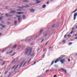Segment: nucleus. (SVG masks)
I'll return each instance as SVG.
<instances>
[{"label":"nucleus","mask_w":77,"mask_h":77,"mask_svg":"<svg viewBox=\"0 0 77 77\" xmlns=\"http://www.w3.org/2000/svg\"><path fill=\"white\" fill-rule=\"evenodd\" d=\"M32 48H26V50H25L26 52L25 53V54H27L28 53V56H29V55L31 54V53H32Z\"/></svg>","instance_id":"f257e3e1"},{"label":"nucleus","mask_w":77,"mask_h":77,"mask_svg":"<svg viewBox=\"0 0 77 77\" xmlns=\"http://www.w3.org/2000/svg\"><path fill=\"white\" fill-rule=\"evenodd\" d=\"M32 39H33V38L32 37H31L30 38H29V37H28L25 40V41L26 42H30V41H32Z\"/></svg>","instance_id":"f03ea898"},{"label":"nucleus","mask_w":77,"mask_h":77,"mask_svg":"<svg viewBox=\"0 0 77 77\" xmlns=\"http://www.w3.org/2000/svg\"><path fill=\"white\" fill-rule=\"evenodd\" d=\"M64 56H61L60 57H62L61 58H60V57L58 59L56 60H55V61L54 62L55 63H57V62H58V61H59V60H60V59H62V58H63V57H64Z\"/></svg>","instance_id":"7ed1b4c3"},{"label":"nucleus","mask_w":77,"mask_h":77,"mask_svg":"<svg viewBox=\"0 0 77 77\" xmlns=\"http://www.w3.org/2000/svg\"><path fill=\"white\" fill-rule=\"evenodd\" d=\"M65 61V59L61 60L60 61V62H61V63L62 64H63L64 63Z\"/></svg>","instance_id":"20e7f679"},{"label":"nucleus","mask_w":77,"mask_h":77,"mask_svg":"<svg viewBox=\"0 0 77 77\" xmlns=\"http://www.w3.org/2000/svg\"><path fill=\"white\" fill-rule=\"evenodd\" d=\"M77 13H75L74 15V17H73L74 20H75V18H76V17H77Z\"/></svg>","instance_id":"39448f33"},{"label":"nucleus","mask_w":77,"mask_h":77,"mask_svg":"<svg viewBox=\"0 0 77 77\" xmlns=\"http://www.w3.org/2000/svg\"><path fill=\"white\" fill-rule=\"evenodd\" d=\"M43 31V30L42 29L40 31L39 34V36H41V35H42V32Z\"/></svg>","instance_id":"423d86ee"},{"label":"nucleus","mask_w":77,"mask_h":77,"mask_svg":"<svg viewBox=\"0 0 77 77\" xmlns=\"http://www.w3.org/2000/svg\"><path fill=\"white\" fill-rule=\"evenodd\" d=\"M30 12H35V9H31L30 10Z\"/></svg>","instance_id":"0eeeda50"},{"label":"nucleus","mask_w":77,"mask_h":77,"mask_svg":"<svg viewBox=\"0 0 77 77\" xmlns=\"http://www.w3.org/2000/svg\"><path fill=\"white\" fill-rule=\"evenodd\" d=\"M16 13L15 11H12L10 12L11 14H15Z\"/></svg>","instance_id":"6e6552de"},{"label":"nucleus","mask_w":77,"mask_h":77,"mask_svg":"<svg viewBox=\"0 0 77 77\" xmlns=\"http://www.w3.org/2000/svg\"><path fill=\"white\" fill-rule=\"evenodd\" d=\"M17 14H23V12H16Z\"/></svg>","instance_id":"1a4fd4ad"},{"label":"nucleus","mask_w":77,"mask_h":77,"mask_svg":"<svg viewBox=\"0 0 77 77\" xmlns=\"http://www.w3.org/2000/svg\"><path fill=\"white\" fill-rule=\"evenodd\" d=\"M13 15H8V14H5V16H6V17H8V16H9L10 17H12Z\"/></svg>","instance_id":"9d476101"},{"label":"nucleus","mask_w":77,"mask_h":77,"mask_svg":"<svg viewBox=\"0 0 77 77\" xmlns=\"http://www.w3.org/2000/svg\"><path fill=\"white\" fill-rule=\"evenodd\" d=\"M23 63H24V61H23V62H22L20 64V66H19V68H21V66H22V65H23Z\"/></svg>","instance_id":"9b49d317"},{"label":"nucleus","mask_w":77,"mask_h":77,"mask_svg":"<svg viewBox=\"0 0 77 77\" xmlns=\"http://www.w3.org/2000/svg\"><path fill=\"white\" fill-rule=\"evenodd\" d=\"M24 8V6H23L22 7H18V8H19V9H23V8Z\"/></svg>","instance_id":"f8f14e48"},{"label":"nucleus","mask_w":77,"mask_h":77,"mask_svg":"<svg viewBox=\"0 0 77 77\" xmlns=\"http://www.w3.org/2000/svg\"><path fill=\"white\" fill-rule=\"evenodd\" d=\"M46 7V5H42L43 8H44Z\"/></svg>","instance_id":"ddd939ff"},{"label":"nucleus","mask_w":77,"mask_h":77,"mask_svg":"<svg viewBox=\"0 0 77 77\" xmlns=\"http://www.w3.org/2000/svg\"><path fill=\"white\" fill-rule=\"evenodd\" d=\"M36 2L37 3H40V1H39L38 0H36Z\"/></svg>","instance_id":"4468645a"},{"label":"nucleus","mask_w":77,"mask_h":77,"mask_svg":"<svg viewBox=\"0 0 77 77\" xmlns=\"http://www.w3.org/2000/svg\"><path fill=\"white\" fill-rule=\"evenodd\" d=\"M23 2H29V1L26 0H23Z\"/></svg>","instance_id":"2eb2a0df"},{"label":"nucleus","mask_w":77,"mask_h":77,"mask_svg":"<svg viewBox=\"0 0 77 77\" xmlns=\"http://www.w3.org/2000/svg\"><path fill=\"white\" fill-rule=\"evenodd\" d=\"M35 54L34 53H32L31 54V56H34V55Z\"/></svg>","instance_id":"dca6fc26"},{"label":"nucleus","mask_w":77,"mask_h":77,"mask_svg":"<svg viewBox=\"0 0 77 77\" xmlns=\"http://www.w3.org/2000/svg\"><path fill=\"white\" fill-rule=\"evenodd\" d=\"M30 6L28 5H26V6H24V8H26V7H29Z\"/></svg>","instance_id":"f3484780"},{"label":"nucleus","mask_w":77,"mask_h":77,"mask_svg":"<svg viewBox=\"0 0 77 77\" xmlns=\"http://www.w3.org/2000/svg\"><path fill=\"white\" fill-rule=\"evenodd\" d=\"M54 60L51 63V65H53V64L54 63Z\"/></svg>","instance_id":"a211bd4d"},{"label":"nucleus","mask_w":77,"mask_h":77,"mask_svg":"<svg viewBox=\"0 0 77 77\" xmlns=\"http://www.w3.org/2000/svg\"><path fill=\"white\" fill-rule=\"evenodd\" d=\"M17 45H16L14 47H13V48H16L17 47Z\"/></svg>","instance_id":"6ab92c4d"},{"label":"nucleus","mask_w":77,"mask_h":77,"mask_svg":"<svg viewBox=\"0 0 77 77\" xmlns=\"http://www.w3.org/2000/svg\"><path fill=\"white\" fill-rule=\"evenodd\" d=\"M13 52V50H11V51H10L9 52V54H11V53H12V52Z\"/></svg>","instance_id":"aec40b11"},{"label":"nucleus","mask_w":77,"mask_h":77,"mask_svg":"<svg viewBox=\"0 0 77 77\" xmlns=\"http://www.w3.org/2000/svg\"><path fill=\"white\" fill-rule=\"evenodd\" d=\"M16 66V65H14L13 66V67L12 68V69H14V68Z\"/></svg>","instance_id":"412c9836"},{"label":"nucleus","mask_w":77,"mask_h":77,"mask_svg":"<svg viewBox=\"0 0 77 77\" xmlns=\"http://www.w3.org/2000/svg\"><path fill=\"white\" fill-rule=\"evenodd\" d=\"M17 21H14V24L15 25H16V24H17Z\"/></svg>","instance_id":"4be33fe9"},{"label":"nucleus","mask_w":77,"mask_h":77,"mask_svg":"<svg viewBox=\"0 0 77 77\" xmlns=\"http://www.w3.org/2000/svg\"><path fill=\"white\" fill-rule=\"evenodd\" d=\"M23 19H25V16L24 15H23Z\"/></svg>","instance_id":"5701e85b"},{"label":"nucleus","mask_w":77,"mask_h":77,"mask_svg":"<svg viewBox=\"0 0 77 77\" xmlns=\"http://www.w3.org/2000/svg\"><path fill=\"white\" fill-rule=\"evenodd\" d=\"M15 54V52L14 53V54H12L11 56H14V55Z\"/></svg>","instance_id":"b1692460"},{"label":"nucleus","mask_w":77,"mask_h":77,"mask_svg":"<svg viewBox=\"0 0 77 77\" xmlns=\"http://www.w3.org/2000/svg\"><path fill=\"white\" fill-rule=\"evenodd\" d=\"M17 11H21V10L20 9H17Z\"/></svg>","instance_id":"393cba45"},{"label":"nucleus","mask_w":77,"mask_h":77,"mask_svg":"<svg viewBox=\"0 0 77 77\" xmlns=\"http://www.w3.org/2000/svg\"><path fill=\"white\" fill-rule=\"evenodd\" d=\"M67 36L68 37H71V35H67Z\"/></svg>","instance_id":"a878e982"},{"label":"nucleus","mask_w":77,"mask_h":77,"mask_svg":"<svg viewBox=\"0 0 77 77\" xmlns=\"http://www.w3.org/2000/svg\"><path fill=\"white\" fill-rule=\"evenodd\" d=\"M18 66H19V65H17V66L14 69H15L17 68V67Z\"/></svg>","instance_id":"bb28decb"},{"label":"nucleus","mask_w":77,"mask_h":77,"mask_svg":"<svg viewBox=\"0 0 77 77\" xmlns=\"http://www.w3.org/2000/svg\"><path fill=\"white\" fill-rule=\"evenodd\" d=\"M5 62H4L3 63H2V66H3V65H5Z\"/></svg>","instance_id":"cd10ccee"},{"label":"nucleus","mask_w":77,"mask_h":77,"mask_svg":"<svg viewBox=\"0 0 77 77\" xmlns=\"http://www.w3.org/2000/svg\"><path fill=\"white\" fill-rule=\"evenodd\" d=\"M32 60V59H30L29 61H28V63H29V62H30V60Z\"/></svg>","instance_id":"c85d7f7f"},{"label":"nucleus","mask_w":77,"mask_h":77,"mask_svg":"<svg viewBox=\"0 0 77 77\" xmlns=\"http://www.w3.org/2000/svg\"><path fill=\"white\" fill-rule=\"evenodd\" d=\"M27 63V62H26L25 63H24L23 66H24V65H26V63Z\"/></svg>","instance_id":"c756f323"},{"label":"nucleus","mask_w":77,"mask_h":77,"mask_svg":"<svg viewBox=\"0 0 77 77\" xmlns=\"http://www.w3.org/2000/svg\"><path fill=\"white\" fill-rule=\"evenodd\" d=\"M8 71H6L5 73V74H7V73H8Z\"/></svg>","instance_id":"7c9ffc66"},{"label":"nucleus","mask_w":77,"mask_h":77,"mask_svg":"<svg viewBox=\"0 0 77 77\" xmlns=\"http://www.w3.org/2000/svg\"><path fill=\"white\" fill-rule=\"evenodd\" d=\"M48 42H49V41H48L46 43L45 45H47V44H48Z\"/></svg>","instance_id":"2f4dec72"},{"label":"nucleus","mask_w":77,"mask_h":77,"mask_svg":"<svg viewBox=\"0 0 77 77\" xmlns=\"http://www.w3.org/2000/svg\"><path fill=\"white\" fill-rule=\"evenodd\" d=\"M74 31H72L70 33V34H72V32H73Z\"/></svg>","instance_id":"473e14b6"},{"label":"nucleus","mask_w":77,"mask_h":77,"mask_svg":"<svg viewBox=\"0 0 77 77\" xmlns=\"http://www.w3.org/2000/svg\"><path fill=\"white\" fill-rule=\"evenodd\" d=\"M49 71V70L48 69V70H46L45 71V72H48Z\"/></svg>","instance_id":"72a5a7b5"},{"label":"nucleus","mask_w":77,"mask_h":77,"mask_svg":"<svg viewBox=\"0 0 77 77\" xmlns=\"http://www.w3.org/2000/svg\"><path fill=\"white\" fill-rule=\"evenodd\" d=\"M72 43L71 42H70V43H69V45H71V44H72Z\"/></svg>","instance_id":"f704fd0d"},{"label":"nucleus","mask_w":77,"mask_h":77,"mask_svg":"<svg viewBox=\"0 0 77 77\" xmlns=\"http://www.w3.org/2000/svg\"><path fill=\"white\" fill-rule=\"evenodd\" d=\"M21 16H18V18H20V17H21Z\"/></svg>","instance_id":"c9c22d12"},{"label":"nucleus","mask_w":77,"mask_h":77,"mask_svg":"<svg viewBox=\"0 0 77 77\" xmlns=\"http://www.w3.org/2000/svg\"><path fill=\"white\" fill-rule=\"evenodd\" d=\"M77 11V8H76L74 11V12H76V11Z\"/></svg>","instance_id":"e433bc0d"},{"label":"nucleus","mask_w":77,"mask_h":77,"mask_svg":"<svg viewBox=\"0 0 77 77\" xmlns=\"http://www.w3.org/2000/svg\"><path fill=\"white\" fill-rule=\"evenodd\" d=\"M44 39H42V40L41 41V42H43V41H44Z\"/></svg>","instance_id":"4c0bfd02"},{"label":"nucleus","mask_w":77,"mask_h":77,"mask_svg":"<svg viewBox=\"0 0 77 77\" xmlns=\"http://www.w3.org/2000/svg\"><path fill=\"white\" fill-rule=\"evenodd\" d=\"M5 51H6V50H3L2 51V53H3V52Z\"/></svg>","instance_id":"58836bf2"},{"label":"nucleus","mask_w":77,"mask_h":77,"mask_svg":"<svg viewBox=\"0 0 77 77\" xmlns=\"http://www.w3.org/2000/svg\"><path fill=\"white\" fill-rule=\"evenodd\" d=\"M66 35H64V38H66Z\"/></svg>","instance_id":"ea45409f"},{"label":"nucleus","mask_w":77,"mask_h":77,"mask_svg":"<svg viewBox=\"0 0 77 77\" xmlns=\"http://www.w3.org/2000/svg\"><path fill=\"white\" fill-rule=\"evenodd\" d=\"M2 20V17H0V20Z\"/></svg>","instance_id":"a19ab883"},{"label":"nucleus","mask_w":77,"mask_h":77,"mask_svg":"<svg viewBox=\"0 0 77 77\" xmlns=\"http://www.w3.org/2000/svg\"><path fill=\"white\" fill-rule=\"evenodd\" d=\"M15 60L14 59V60L12 61V63H13V62H14Z\"/></svg>","instance_id":"79ce46f5"},{"label":"nucleus","mask_w":77,"mask_h":77,"mask_svg":"<svg viewBox=\"0 0 77 77\" xmlns=\"http://www.w3.org/2000/svg\"><path fill=\"white\" fill-rule=\"evenodd\" d=\"M57 76V75H54V77H56Z\"/></svg>","instance_id":"37998d69"},{"label":"nucleus","mask_w":77,"mask_h":77,"mask_svg":"<svg viewBox=\"0 0 77 77\" xmlns=\"http://www.w3.org/2000/svg\"><path fill=\"white\" fill-rule=\"evenodd\" d=\"M11 75V73H10V74H9V75L8 76V77H9V76H10Z\"/></svg>","instance_id":"c03bdc74"},{"label":"nucleus","mask_w":77,"mask_h":77,"mask_svg":"<svg viewBox=\"0 0 77 77\" xmlns=\"http://www.w3.org/2000/svg\"><path fill=\"white\" fill-rule=\"evenodd\" d=\"M36 63V62H34V63H33V64L32 65H33L34 64H35Z\"/></svg>","instance_id":"a18cd8bd"},{"label":"nucleus","mask_w":77,"mask_h":77,"mask_svg":"<svg viewBox=\"0 0 77 77\" xmlns=\"http://www.w3.org/2000/svg\"><path fill=\"white\" fill-rule=\"evenodd\" d=\"M18 21H20V18H18Z\"/></svg>","instance_id":"49530a36"},{"label":"nucleus","mask_w":77,"mask_h":77,"mask_svg":"<svg viewBox=\"0 0 77 77\" xmlns=\"http://www.w3.org/2000/svg\"><path fill=\"white\" fill-rule=\"evenodd\" d=\"M46 50V48H45L44 49V50H43V51H45Z\"/></svg>","instance_id":"de8ad7c7"},{"label":"nucleus","mask_w":77,"mask_h":77,"mask_svg":"<svg viewBox=\"0 0 77 77\" xmlns=\"http://www.w3.org/2000/svg\"><path fill=\"white\" fill-rule=\"evenodd\" d=\"M38 37V35H36L35 37V38H37Z\"/></svg>","instance_id":"09e8293b"},{"label":"nucleus","mask_w":77,"mask_h":77,"mask_svg":"<svg viewBox=\"0 0 77 77\" xmlns=\"http://www.w3.org/2000/svg\"><path fill=\"white\" fill-rule=\"evenodd\" d=\"M9 54V52H7L6 53V54Z\"/></svg>","instance_id":"8fccbe9b"},{"label":"nucleus","mask_w":77,"mask_h":77,"mask_svg":"<svg viewBox=\"0 0 77 77\" xmlns=\"http://www.w3.org/2000/svg\"><path fill=\"white\" fill-rule=\"evenodd\" d=\"M44 56H45V54L43 55V58H44Z\"/></svg>","instance_id":"3c124183"},{"label":"nucleus","mask_w":77,"mask_h":77,"mask_svg":"<svg viewBox=\"0 0 77 77\" xmlns=\"http://www.w3.org/2000/svg\"><path fill=\"white\" fill-rule=\"evenodd\" d=\"M47 34L46 33L45 34V35H44V36H47Z\"/></svg>","instance_id":"603ef678"},{"label":"nucleus","mask_w":77,"mask_h":77,"mask_svg":"<svg viewBox=\"0 0 77 77\" xmlns=\"http://www.w3.org/2000/svg\"><path fill=\"white\" fill-rule=\"evenodd\" d=\"M68 62H70V59H69L68 60Z\"/></svg>","instance_id":"864d4df0"},{"label":"nucleus","mask_w":77,"mask_h":77,"mask_svg":"<svg viewBox=\"0 0 77 77\" xmlns=\"http://www.w3.org/2000/svg\"><path fill=\"white\" fill-rule=\"evenodd\" d=\"M2 27H5V26H2Z\"/></svg>","instance_id":"5fc2aeb1"},{"label":"nucleus","mask_w":77,"mask_h":77,"mask_svg":"<svg viewBox=\"0 0 77 77\" xmlns=\"http://www.w3.org/2000/svg\"><path fill=\"white\" fill-rule=\"evenodd\" d=\"M62 70H63V71H64L65 70V69H62Z\"/></svg>","instance_id":"6e6d98bb"},{"label":"nucleus","mask_w":77,"mask_h":77,"mask_svg":"<svg viewBox=\"0 0 77 77\" xmlns=\"http://www.w3.org/2000/svg\"><path fill=\"white\" fill-rule=\"evenodd\" d=\"M9 23H10L9 22H7V24H9Z\"/></svg>","instance_id":"4d7b16f0"},{"label":"nucleus","mask_w":77,"mask_h":77,"mask_svg":"<svg viewBox=\"0 0 77 77\" xmlns=\"http://www.w3.org/2000/svg\"><path fill=\"white\" fill-rule=\"evenodd\" d=\"M11 44H10V45H8V47H10V46H11Z\"/></svg>","instance_id":"13d9d810"},{"label":"nucleus","mask_w":77,"mask_h":77,"mask_svg":"<svg viewBox=\"0 0 77 77\" xmlns=\"http://www.w3.org/2000/svg\"><path fill=\"white\" fill-rule=\"evenodd\" d=\"M11 44H10V45H8V47H10V46H11Z\"/></svg>","instance_id":"bf43d9fd"},{"label":"nucleus","mask_w":77,"mask_h":77,"mask_svg":"<svg viewBox=\"0 0 77 77\" xmlns=\"http://www.w3.org/2000/svg\"><path fill=\"white\" fill-rule=\"evenodd\" d=\"M51 48V46H50V47L48 48V49H50Z\"/></svg>","instance_id":"052dcab7"},{"label":"nucleus","mask_w":77,"mask_h":77,"mask_svg":"<svg viewBox=\"0 0 77 77\" xmlns=\"http://www.w3.org/2000/svg\"><path fill=\"white\" fill-rule=\"evenodd\" d=\"M49 2H47V4H49Z\"/></svg>","instance_id":"680f3d73"},{"label":"nucleus","mask_w":77,"mask_h":77,"mask_svg":"<svg viewBox=\"0 0 77 77\" xmlns=\"http://www.w3.org/2000/svg\"><path fill=\"white\" fill-rule=\"evenodd\" d=\"M54 66H55V67H56V66H57L56 65H55Z\"/></svg>","instance_id":"e2e57ef3"},{"label":"nucleus","mask_w":77,"mask_h":77,"mask_svg":"<svg viewBox=\"0 0 77 77\" xmlns=\"http://www.w3.org/2000/svg\"><path fill=\"white\" fill-rule=\"evenodd\" d=\"M64 71H65V72H66V71L65 70H64Z\"/></svg>","instance_id":"0e129e2a"},{"label":"nucleus","mask_w":77,"mask_h":77,"mask_svg":"<svg viewBox=\"0 0 77 77\" xmlns=\"http://www.w3.org/2000/svg\"><path fill=\"white\" fill-rule=\"evenodd\" d=\"M8 20H11V19H8Z\"/></svg>","instance_id":"69168bd1"},{"label":"nucleus","mask_w":77,"mask_h":77,"mask_svg":"<svg viewBox=\"0 0 77 77\" xmlns=\"http://www.w3.org/2000/svg\"><path fill=\"white\" fill-rule=\"evenodd\" d=\"M75 39H77V37H76L75 38Z\"/></svg>","instance_id":"338daca9"},{"label":"nucleus","mask_w":77,"mask_h":77,"mask_svg":"<svg viewBox=\"0 0 77 77\" xmlns=\"http://www.w3.org/2000/svg\"><path fill=\"white\" fill-rule=\"evenodd\" d=\"M65 40H63V42H65Z\"/></svg>","instance_id":"774afa93"}]
</instances>
